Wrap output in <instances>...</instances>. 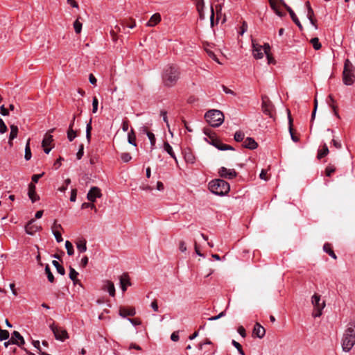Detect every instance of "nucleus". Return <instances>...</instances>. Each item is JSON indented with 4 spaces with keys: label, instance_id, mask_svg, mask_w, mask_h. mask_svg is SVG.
I'll use <instances>...</instances> for the list:
<instances>
[{
    "label": "nucleus",
    "instance_id": "nucleus-1",
    "mask_svg": "<svg viewBox=\"0 0 355 355\" xmlns=\"http://www.w3.org/2000/svg\"><path fill=\"white\" fill-rule=\"evenodd\" d=\"M180 72L179 69L173 65L167 67L163 72L162 80L164 86L168 87H173L176 85L180 78Z\"/></svg>",
    "mask_w": 355,
    "mask_h": 355
},
{
    "label": "nucleus",
    "instance_id": "nucleus-2",
    "mask_svg": "<svg viewBox=\"0 0 355 355\" xmlns=\"http://www.w3.org/2000/svg\"><path fill=\"white\" fill-rule=\"evenodd\" d=\"M209 189L214 194L223 196L230 191V187L224 180L216 179L209 183Z\"/></svg>",
    "mask_w": 355,
    "mask_h": 355
},
{
    "label": "nucleus",
    "instance_id": "nucleus-3",
    "mask_svg": "<svg viewBox=\"0 0 355 355\" xmlns=\"http://www.w3.org/2000/svg\"><path fill=\"white\" fill-rule=\"evenodd\" d=\"M355 344V329L353 327H348L343 334L342 338V348L344 352H349Z\"/></svg>",
    "mask_w": 355,
    "mask_h": 355
},
{
    "label": "nucleus",
    "instance_id": "nucleus-4",
    "mask_svg": "<svg viewBox=\"0 0 355 355\" xmlns=\"http://www.w3.org/2000/svg\"><path fill=\"white\" fill-rule=\"evenodd\" d=\"M355 68L349 59H346L344 63L343 71V80L345 85H352L355 80Z\"/></svg>",
    "mask_w": 355,
    "mask_h": 355
},
{
    "label": "nucleus",
    "instance_id": "nucleus-5",
    "mask_svg": "<svg viewBox=\"0 0 355 355\" xmlns=\"http://www.w3.org/2000/svg\"><path fill=\"white\" fill-rule=\"evenodd\" d=\"M205 118L207 122L212 127H218L224 121L223 112L217 110L207 112Z\"/></svg>",
    "mask_w": 355,
    "mask_h": 355
},
{
    "label": "nucleus",
    "instance_id": "nucleus-6",
    "mask_svg": "<svg viewBox=\"0 0 355 355\" xmlns=\"http://www.w3.org/2000/svg\"><path fill=\"white\" fill-rule=\"evenodd\" d=\"M209 140L208 142L220 150H234V148L232 146L223 144L218 138L216 137L214 133L211 135H209Z\"/></svg>",
    "mask_w": 355,
    "mask_h": 355
},
{
    "label": "nucleus",
    "instance_id": "nucleus-7",
    "mask_svg": "<svg viewBox=\"0 0 355 355\" xmlns=\"http://www.w3.org/2000/svg\"><path fill=\"white\" fill-rule=\"evenodd\" d=\"M209 140L208 142L220 150H234V148L232 146L223 144L218 138L216 137L214 133L211 135H209Z\"/></svg>",
    "mask_w": 355,
    "mask_h": 355
},
{
    "label": "nucleus",
    "instance_id": "nucleus-8",
    "mask_svg": "<svg viewBox=\"0 0 355 355\" xmlns=\"http://www.w3.org/2000/svg\"><path fill=\"white\" fill-rule=\"evenodd\" d=\"M209 140L208 142L220 150H234V148L232 146L223 144L218 138L216 137L214 133L211 135H209Z\"/></svg>",
    "mask_w": 355,
    "mask_h": 355
},
{
    "label": "nucleus",
    "instance_id": "nucleus-9",
    "mask_svg": "<svg viewBox=\"0 0 355 355\" xmlns=\"http://www.w3.org/2000/svg\"><path fill=\"white\" fill-rule=\"evenodd\" d=\"M50 328L57 340L63 341L69 338L68 333L65 329L55 326L54 324H51Z\"/></svg>",
    "mask_w": 355,
    "mask_h": 355
},
{
    "label": "nucleus",
    "instance_id": "nucleus-10",
    "mask_svg": "<svg viewBox=\"0 0 355 355\" xmlns=\"http://www.w3.org/2000/svg\"><path fill=\"white\" fill-rule=\"evenodd\" d=\"M262 110L265 114L273 118L274 107L268 97H262Z\"/></svg>",
    "mask_w": 355,
    "mask_h": 355
},
{
    "label": "nucleus",
    "instance_id": "nucleus-11",
    "mask_svg": "<svg viewBox=\"0 0 355 355\" xmlns=\"http://www.w3.org/2000/svg\"><path fill=\"white\" fill-rule=\"evenodd\" d=\"M42 230V227L35 224V219H31L25 225V232L27 234L34 235Z\"/></svg>",
    "mask_w": 355,
    "mask_h": 355
},
{
    "label": "nucleus",
    "instance_id": "nucleus-12",
    "mask_svg": "<svg viewBox=\"0 0 355 355\" xmlns=\"http://www.w3.org/2000/svg\"><path fill=\"white\" fill-rule=\"evenodd\" d=\"M252 53L253 56L256 59H261L263 57V48L264 44L263 46L256 43V41L254 40H252Z\"/></svg>",
    "mask_w": 355,
    "mask_h": 355
},
{
    "label": "nucleus",
    "instance_id": "nucleus-13",
    "mask_svg": "<svg viewBox=\"0 0 355 355\" xmlns=\"http://www.w3.org/2000/svg\"><path fill=\"white\" fill-rule=\"evenodd\" d=\"M218 173L221 178L229 180H232L237 175V173L234 169H229L224 166L219 169Z\"/></svg>",
    "mask_w": 355,
    "mask_h": 355
},
{
    "label": "nucleus",
    "instance_id": "nucleus-14",
    "mask_svg": "<svg viewBox=\"0 0 355 355\" xmlns=\"http://www.w3.org/2000/svg\"><path fill=\"white\" fill-rule=\"evenodd\" d=\"M102 196L101 189L97 187H92L87 195V198L92 202H94L96 198H99Z\"/></svg>",
    "mask_w": 355,
    "mask_h": 355
},
{
    "label": "nucleus",
    "instance_id": "nucleus-15",
    "mask_svg": "<svg viewBox=\"0 0 355 355\" xmlns=\"http://www.w3.org/2000/svg\"><path fill=\"white\" fill-rule=\"evenodd\" d=\"M282 3V6L286 9V10L289 12L290 16L293 21V22L299 27L300 30H302V26L298 19L297 17L295 14L294 11L291 9L290 6H288L283 0H281Z\"/></svg>",
    "mask_w": 355,
    "mask_h": 355
},
{
    "label": "nucleus",
    "instance_id": "nucleus-16",
    "mask_svg": "<svg viewBox=\"0 0 355 355\" xmlns=\"http://www.w3.org/2000/svg\"><path fill=\"white\" fill-rule=\"evenodd\" d=\"M102 289L103 291H107L110 295L112 297L115 296V287L114 283L110 280H105L103 282V284L102 286Z\"/></svg>",
    "mask_w": 355,
    "mask_h": 355
},
{
    "label": "nucleus",
    "instance_id": "nucleus-17",
    "mask_svg": "<svg viewBox=\"0 0 355 355\" xmlns=\"http://www.w3.org/2000/svg\"><path fill=\"white\" fill-rule=\"evenodd\" d=\"M11 339L15 341L14 345L21 347L25 344L23 336L17 331H14L12 334Z\"/></svg>",
    "mask_w": 355,
    "mask_h": 355
},
{
    "label": "nucleus",
    "instance_id": "nucleus-18",
    "mask_svg": "<svg viewBox=\"0 0 355 355\" xmlns=\"http://www.w3.org/2000/svg\"><path fill=\"white\" fill-rule=\"evenodd\" d=\"M120 285L123 292L127 290V286L131 285L129 275L127 273H123L119 278Z\"/></svg>",
    "mask_w": 355,
    "mask_h": 355
},
{
    "label": "nucleus",
    "instance_id": "nucleus-19",
    "mask_svg": "<svg viewBox=\"0 0 355 355\" xmlns=\"http://www.w3.org/2000/svg\"><path fill=\"white\" fill-rule=\"evenodd\" d=\"M266 334V330L263 327H262L259 323L257 322L252 331V335L255 336L259 338H262Z\"/></svg>",
    "mask_w": 355,
    "mask_h": 355
},
{
    "label": "nucleus",
    "instance_id": "nucleus-20",
    "mask_svg": "<svg viewBox=\"0 0 355 355\" xmlns=\"http://www.w3.org/2000/svg\"><path fill=\"white\" fill-rule=\"evenodd\" d=\"M35 189V185L33 183H30L28 185V195L30 199L31 200L32 202H36L40 198L37 194L36 193Z\"/></svg>",
    "mask_w": 355,
    "mask_h": 355
},
{
    "label": "nucleus",
    "instance_id": "nucleus-21",
    "mask_svg": "<svg viewBox=\"0 0 355 355\" xmlns=\"http://www.w3.org/2000/svg\"><path fill=\"white\" fill-rule=\"evenodd\" d=\"M55 128H52L45 134L42 142V147L49 146L53 141V136L51 135V133L53 132Z\"/></svg>",
    "mask_w": 355,
    "mask_h": 355
},
{
    "label": "nucleus",
    "instance_id": "nucleus-22",
    "mask_svg": "<svg viewBox=\"0 0 355 355\" xmlns=\"http://www.w3.org/2000/svg\"><path fill=\"white\" fill-rule=\"evenodd\" d=\"M184 158L187 163L193 164L196 162V157L191 149L187 148L184 150Z\"/></svg>",
    "mask_w": 355,
    "mask_h": 355
},
{
    "label": "nucleus",
    "instance_id": "nucleus-23",
    "mask_svg": "<svg viewBox=\"0 0 355 355\" xmlns=\"http://www.w3.org/2000/svg\"><path fill=\"white\" fill-rule=\"evenodd\" d=\"M136 313L135 308H125L120 307L119 315L120 316L125 318L126 316H134Z\"/></svg>",
    "mask_w": 355,
    "mask_h": 355
},
{
    "label": "nucleus",
    "instance_id": "nucleus-24",
    "mask_svg": "<svg viewBox=\"0 0 355 355\" xmlns=\"http://www.w3.org/2000/svg\"><path fill=\"white\" fill-rule=\"evenodd\" d=\"M269 3L272 9L278 16L282 17L284 15L279 10V3L282 5L281 0H269Z\"/></svg>",
    "mask_w": 355,
    "mask_h": 355
},
{
    "label": "nucleus",
    "instance_id": "nucleus-25",
    "mask_svg": "<svg viewBox=\"0 0 355 355\" xmlns=\"http://www.w3.org/2000/svg\"><path fill=\"white\" fill-rule=\"evenodd\" d=\"M243 146L250 150H254L257 148L258 144L253 138L247 137L243 142Z\"/></svg>",
    "mask_w": 355,
    "mask_h": 355
},
{
    "label": "nucleus",
    "instance_id": "nucleus-26",
    "mask_svg": "<svg viewBox=\"0 0 355 355\" xmlns=\"http://www.w3.org/2000/svg\"><path fill=\"white\" fill-rule=\"evenodd\" d=\"M321 301L320 295L318 294L315 293L312 297H311V303L313 306V308H320V306H322V305L325 304V302Z\"/></svg>",
    "mask_w": 355,
    "mask_h": 355
},
{
    "label": "nucleus",
    "instance_id": "nucleus-27",
    "mask_svg": "<svg viewBox=\"0 0 355 355\" xmlns=\"http://www.w3.org/2000/svg\"><path fill=\"white\" fill-rule=\"evenodd\" d=\"M161 21V15L159 13H155L151 16L146 24L147 26L153 27L157 25Z\"/></svg>",
    "mask_w": 355,
    "mask_h": 355
},
{
    "label": "nucleus",
    "instance_id": "nucleus-28",
    "mask_svg": "<svg viewBox=\"0 0 355 355\" xmlns=\"http://www.w3.org/2000/svg\"><path fill=\"white\" fill-rule=\"evenodd\" d=\"M263 52L265 55H266L268 63V64H273L275 63V60L272 58V56L270 55V46L269 44L265 43L264 44V48H263Z\"/></svg>",
    "mask_w": 355,
    "mask_h": 355
},
{
    "label": "nucleus",
    "instance_id": "nucleus-29",
    "mask_svg": "<svg viewBox=\"0 0 355 355\" xmlns=\"http://www.w3.org/2000/svg\"><path fill=\"white\" fill-rule=\"evenodd\" d=\"M18 134V128L15 125H10V132L9 136V141L8 144L10 146L12 145V141L17 137Z\"/></svg>",
    "mask_w": 355,
    "mask_h": 355
},
{
    "label": "nucleus",
    "instance_id": "nucleus-30",
    "mask_svg": "<svg viewBox=\"0 0 355 355\" xmlns=\"http://www.w3.org/2000/svg\"><path fill=\"white\" fill-rule=\"evenodd\" d=\"M78 272L76 271L71 266L69 267V278L73 281L74 284H80V280L78 279Z\"/></svg>",
    "mask_w": 355,
    "mask_h": 355
},
{
    "label": "nucleus",
    "instance_id": "nucleus-31",
    "mask_svg": "<svg viewBox=\"0 0 355 355\" xmlns=\"http://www.w3.org/2000/svg\"><path fill=\"white\" fill-rule=\"evenodd\" d=\"M288 123H289V132L291 134V137L292 140L294 142H297L299 141V138L295 136L293 132V119L290 114V111L288 110Z\"/></svg>",
    "mask_w": 355,
    "mask_h": 355
},
{
    "label": "nucleus",
    "instance_id": "nucleus-32",
    "mask_svg": "<svg viewBox=\"0 0 355 355\" xmlns=\"http://www.w3.org/2000/svg\"><path fill=\"white\" fill-rule=\"evenodd\" d=\"M164 150L170 156L175 159L176 162H178L177 157L173 152L172 146L167 142L164 143Z\"/></svg>",
    "mask_w": 355,
    "mask_h": 355
},
{
    "label": "nucleus",
    "instance_id": "nucleus-33",
    "mask_svg": "<svg viewBox=\"0 0 355 355\" xmlns=\"http://www.w3.org/2000/svg\"><path fill=\"white\" fill-rule=\"evenodd\" d=\"M329 152V150L327 145L326 144H324L322 149H319L318 151V155H317L318 159H320L322 157L327 156L328 155Z\"/></svg>",
    "mask_w": 355,
    "mask_h": 355
},
{
    "label": "nucleus",
    "instance_id": "nucleus-34",
    "mask_svg": "<svg viewBox=\"0 0 355 355\" xmlns=\"http://www.w3.org/2000/svg\"><path fill=\"white\" fill-rule=\"evenodd\" d=\"M87 241L85 239H80L76 242V248L80 252L87 250Z\"/></svg>",
    "mask_w": 355,
    "mask_h": 355
},
{
    "label": "nucleus",
    "instance_id": "nucleus-35",
    "mask_svg": "<svg viewBox=\"0 0 355 355\" xmlns=\"http://www.w3.org/2000/svg\"><path fill=\"white\" fill-rule=\"evenodd\" d=\"M323 250L325 252H327L330 257L333 259H336L337 257L333 250L331 249V244L327 243L323 245Z\"/></svg>",
    "mask_w": 355,
    "mask_h": 355
},
{
    "label": "nucleus",
    "instance_id": "nucleus-36",
    "mask_svg": "<svg viewBox=\"0 0 355 355\" xmlns=\"http://www.w3.org/2000/svg\"><path fill=\"white\" fill-rule=\"evenodd\" d=\"M314 17V12L312 9V8H309V10H307V17L309 19L311 24L314 26L315 28H318V26L316 25V21L313 19Z\"/></svg>",
    "mask_w": 355,
    "mask_h": 355
},
{
    "label": "nucleus",
    "instance_id": "nucleus-37",
    "mask_svg": "<svg viewBox=\"0 0 355 355\" xmlns=\"http://www.w3.org/2000/svg\"><path fill=\"white\" fill-rule=\"evenodd\" d=\"M203 8H204V2L203 0H200L197 3V9L199 12V16L200 19H205V15L203 13Z\"/></svg>",
    "mask_w": 355,
    "mask_h": 355
},
{
    "label": "nucleus",
    "instance_id": "nucleus-38",
    "mask_svg": "<svg viewBox=\"0 0 355 355\" xmlns=\"http://www.w3.org/2000/svg\"><path fill=\"white\" fill-rule=\"evenodd\" d=\"M31 156H32V155H31V148H30V139H28L26 144L24 158L26 160H29V159H31Z\"/></svg>",
    "mask_w": 355,
    "mask_h": 355
},
{
    "label": "nucleus",
    "instance_id": "nucleus-39",
    "mask_svg": "<svg viewBox=\"0 0 355 355\" xmlns=\"http://www.w3.org/2000/svg\"><path fill=\"white\" fill-rule=\"evenodd\" d=\"M52 263L55 267L58 273H60L62 275H64L65 274V270L64 267L61 266L58 261L53 260L52 261Z\"/></svg>",
    "mask_w": 355,
    "mask_h": 355
},
{
    "label": "nucleus",
    "instance_id": "nucleus-40",
    "mask_svg": "<svg viewBox=\"0 0 355 355\" xmlns=\"http://www.w3.org/2000/svg\"><path fill=\"white\" fill-rule=\"evenodd\" d=\"M92 119H90L89 123L87 124L86 126V139L87 141L89 143L91 141V136H92Z\"/></svg>",
    "mask_w": 355,
    "mask_h": 355
},
{
    "label": "nucleus",
    "instance_id": "nucleus-41",
    "mask_svg": "<svg viewBox=\"0 0 355 355\" xmlns=\"http://www.w3.org/2000/svg\"><path fill=\"white\" fill-rule=\"evenodd\" d=\"M128 142L130 144L136 146V142H135L136 137H135L133 129H131L130 132L128 133Z\"/></svg>",
    "mask_w": 355,
    "mask_h": 355
},
{
    "label": "nucleus",
    "instance_id": "nucleus-42",
    "mask_svg": "<svg viewBox=\"0 0 355 355\" xmlns=\"http://www.w3.org/2000/svg\"><path fill=\"white\" fill-rule=\"evenodd\" d=\"M82 23L79 21V17L73 22L74 31L77 34L80 33L82 31Z\"/></svg>",
    "mask_w": 355,
    "mask_h": 355
},
{
    "label": "nucleus",
    "instance_id": "nucleus-43",
    "mask_svg": "<svg viewBox=\"0 0 355 355\" xmlns=\"http://www.w3.org/2000/svg\"><path fill=\"white\" fill-rule=\"evenodd\" d=\"M325 307V304L322 305V306H320V308H313V311L312 313L313 317L318 318L321 316L322 313V310Z\"/></svg>",
    "mask_w": 355,
    "mask_h": 355
},
{
    "label": "nucleus",
    "instance_id": "nucleus-44",
    "mask_svg": "<svg viewBox=\"0 0 355 355\" xmlns=\"http://www.w3.org/2000/svg\"><path fill=\"white\" fill-rule=\"evenodd\" d=\"M65 248L67 249L68 255L71 256L73 254V253H74L73 247L72 243L70 241H67L65 242Z\"/></svg>",
    "mask_w": 355,
    "mask_h": 355
},
{
    "label": "nucleus",
    "instance_id": "nucleus-45",
    "mask_svg": "<svg viewBox=\"0 0 355 355\" xmlns=\"http://www.w3.org/2000/svg\"><path fill=\"white\" fill-rule=\"evenodd\" d=\"M245 135L242 131H236L234 134V139L236 141L240 142L243 140Z\"/></svg>",
    "mask_w": 355,
    "mask_h": 355
},
{
    "label": "nucleus",
    "instance_id": "nucleus-46",
    "mask_svg": "<svg viewBox=\"0 0 355 355\" xmlns=\"http://www.w3.org/2000/svg\"><path fill=\"white\" fill-rule=\"evenodd\" d=\"M45 273L47 275L48 280L51 283L53 282H54V276L52 274L51 269L48 265H46L45 267Z\"/></svg>",
    "mask_w": 355,
    "mask_h": 355
},
{
    "label": "nucleus",
    "instance_id": "nucleus-47",
    "mask_svg": "<svg viewBox=\"0 0 355 355\" xmlns=\"http://www.w3.org/2000/svg\"><path fill=\"white\" fill-rule=\"evenodd\" d=\"M311 43L313 45V47L315 50H319L321 48V44L319 42V39L318 37H314L311 40Z\"/></svg>",
    "mask_w": 355,
    "mask_h": 355
},
{
    "label": "nucleus",
    "instance_id": "nucleus-48",
    "mask_svg": "<svg viewBox=\"0 0 355 355\" xmlns=\"http://www.w3.org/2000/svg\"><path fill=\"white\" fill-rule=\"evenodd\" d=\"M76 132L72 128H68L67 138L70 141H72L76 137Z\"/></svg>",
    "mask_w": 355,
    "mask_h": 355
},
{
    "label": "nucleus",
    "instance_id": "nucleus-49",
    "mask_svg": "<svg viewBox=\"0 0 355 355\" xmlns=\"http://www.w3.org/2000/svg\"><path fill=\"white\" fill-rule=\"evenodd\" d=\"M336 171V167L332 164H329L325 168V174L327 176L329 177L334 173Z\"/></svg>",
    "mask_w": 355,
    "mask_h": 355
},
{
    "label": "nucleus",
    "instance_id": "nucleus-50",
    "mask_svg": "<svg viewBox=\"0 0 355 355\" xmlns=\"http://www.w3.org/2000/svg\"><path fill=\"white\" fill-rule=\"evenodd\" d=\"M232 344L236 348V349L238 350L239 353L241 354V355H245V352L242 349V346L241 345L240 343H239L238 342H236V340H232Z\"/></svg>",
    "mask_w": 355,
    "mask_h": 355
},
{
    "label": "nucleus",
    "instance_id": "nucleus-51",
    "mask_svg": "<svg viewBox=\"0 0 355 355\" xmlns=\"http://www.w3.org/2000/svg\"><path fill=\"white\" fill-rule=\"evenodd\" d=\"M9 332L0 328V340H5L9 338Z\"/></svg>",
    "mask_w": 355,
    "mask_h": 355
},
{
    "label": "nucleus",
    "instance_id": "nucleus-52",
    "mask_svg": "<svg viewBox=\"0 0 355 355\" xmlns=\"http://www.w3.org/2000/svg\"><path fill=\"white\" fill-rule=\"evenodd\" d=\"M121 159L123 162H128L131 160L132 157L128 153H123L121 154Z\"/></svg>",
    "mask_w": 355,
    "mask_h": 355
},
{
    "label": "nucleus",
    "instance_id": "nucleus-53",
    "mask_svg": "<svg viewBox=\"0 0 355 355\" xmlns=\"http://www.w3.org/2000/svg\"><path fill=\"white\" fill-rule=\"evenodd\" d=\"M98 98L94 96L92 100V112L96 113L98 110Z\"/></svg>",
    "mask_w": 355,
    "mask_h": 355
},
{
    "label": "nucleus",
    "instance_id": "nucleus-54",
    "mask_svg": "<svg viewBox=\"0 0 355 355\" xmlns=\"http://www.w3.org/2000/svg\"><path fill=\"white\" fill-rule=\"evenodd\" d=\"M53 234L58 243H60L63 241L61 233L59 231L54 230V232H53Z\"/></svg>",
    "mask_w": 355,
    "mask_h": 355
},
{
    "label": "nucleus",
    "instance_id": "nucleus-55",
    "mask_svg": "<svg viewBox=\"0 0 355 355\" xmlns=\"http://www.w3.org/2000/svg\"><path fill=\"white\" fill-rule=\"evenodd\" d=\"M86 208H91L92 209H94L95 211H96V206L94 205V204L93 202H92V203H89V202H84V203H83L82 209H86Z\"/></svg>",
    "mask_w": 355,
    "mask_h": 355
},
{
    "label": "nucleus",
    "instance_id": "nucleus-56",
    "mask_svg": "<svg viewBox=\"0 0 355 355\" xmlns=\"http://www.w3.org/2000/svg\"><path fill=\"white\" fill-rule=\"evenodd\" d=\"M147 136L150 141L151 146H155V137L153 132H147Z\"/></svg>",
    "mask_w": 355,
    "mask_h": 355
},
{
    "label": "nucleus",
    "instance_id": "nucleus-57",
    "mask_svg": "<svg viewBox=\"0 0 355 355\" xmlns=\"http://www.w3.org/2000/svg\"><path fill=\"white\" fill-rule=\"evenodd\" d=\"M84 154V146L83 144H81L79 147V150L78 153H76V157L78 159H80Z\"/></svg>",
    "mask_w": 355,
    "mask_h": 355
},
{
    "label": "nucleus",
    "instance_id": "nucleus-58",
    "mask_svg": "<svg viewBox=\"0 0 355 355\" xmlns=\"http://www.w3.org/2000/svg\"><path fill=\"white\" fill-rule=\"evenodd\" d=\"M7 126L2 119H0V133L3 134L7 131Z\"/></svg>",
    "mask_w": 355,
    "mask_h": 355
},
{
    "label": "nucleus",
    "instance_id": "nucleus-59",
    "mask_svg": "<svg viewBox=\"0 0 355 355\" xmlns=\"http://www.w3.org/2000/svg\"><path fill=\"white\" fill-rule=\"evenodd\" d=\"M225 315V311L220 312L218 315H217L216 316H212V317L209 318L208 320L210 321L216 320Z\"/></svg>",
    "mask_w": 355,
    "mask_h": 355
},
{
    "label": "nucleus",
    "instance_id": "nucleus-60",
    "mask_svg": "<svg viewBox=\"0 0 355 355\" xmlns=\"http://www.w3.org/2000/svg\"><path fill=\"white\" fill-rule=\"evenodd\" d=\"M51 229H52V232H54V230L59 231V230H63L62 225L60 224L57 223L56 220H54V223H53V225Z\"/></svg>",
    "mask_w": 355,
    "mask_h": 355
},
{
    "label": "nucleus",
    "instance_id": "nucleus-61",
    "mask_svg": "<svg viewBox=\"0 0 355 355\" xmlns=\"http://www.w3.org/2000/svg\"><path fill=\"white\" fill-rule=\"evenodd\" d=\"M237 331L243 338L246 337L245 329L243 326H239L237 329Z\"/></svg>",
    "mask_w": 355,
    "mask_h": 355
},
{
    "label": "nucleus",
    "instance_id": "nucleus-62",
    "mask_svg": "<svg viewBox=\"0 0 355 355\" xmlns=\"http://www.w3.org/2000/svg\"><path fill=\"white\" fill-rule=\"evenodd\" d=\"M207 54L209 55V56L211 58H212L213 60H215L216 62H217L218 63L221 64V63L219 62L218 59L217 58L216 55H215V53H214L213 51H210V50H207Z\"/></svg>",
    "mask_w": 355,
    "mask_h": 355
},
{
    "label": "nucleus",
    "instance_id": "nucleus-63",
    "mask_svg": "<svg viewBox=\"0 0 355 355\" xmlns=\"http://www.w3.org/2000/svg\"><path fill=\"white\" fill-rule=\"evenodd\" d=\"M247 29H248L247 23L245 21H243L242 24V26L241 27V31L239 32V34L241 35H243V33L247 31Z\"/></svg>",
    "mask_w": 355,
    "mask_h": 355
},
{
    "label": "nucleus",
    "instance_id": "nucleus-64",
    "mask_svg": "<svg viewBox=\"0 0 355 355\" xmlns=\"http://www.w3.org/2000/svg\"><path fill=\"white\" fill-rule=\"evenodd\" d=\"M178 331H174L172 333L171 336V339L174 341V342H177L179 340V334H178Z\"/></svg>",
    "mask_w": 355,
    "mask_h": 355
}]
</instances>
